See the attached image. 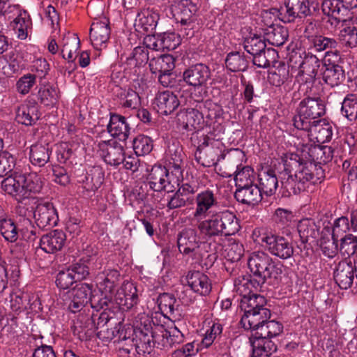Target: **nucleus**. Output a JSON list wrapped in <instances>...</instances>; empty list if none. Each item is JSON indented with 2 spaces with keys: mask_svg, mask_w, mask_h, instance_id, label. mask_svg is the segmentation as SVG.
I'll return each mask as SVG.
<instances>
[{
  "mask_svg": "<svg viewBox=\"0 0 357 357\" xmlns=\"http://www.w3.org/2000/svg\"><path fill=\"white\" fill-rule=\"evenodd\" d=\"M177 20L186 22L188 20H197L195 15L198 10V6L191 0H181L177 6Z\"/></svg>",
  "mask_w": 357,
  "mask_h": 357,
  "instance_id": "nucleus-51",
  "label": "nucleus"
},
{
  "mask_svg": "<svg viewBox=\"0 0 357 357\" xmlns=\"http://www.w3.org/2000/svg\"><path fill=\"white\" fill-rule=\"evenodd\" d=\"M149 60V47L147 46H138L134 48L130 55L126 59V64L134 69V74L137 77L142 73V68H144Z\"/></svg>",
  "mask_w": 357,
  "mask_h": 357,
  "instance_id": "nucleus-28",
  "label": "nucleus"
},
{
  "mask_svg": "<svg viewBox=\"0 0 357 357\" xmlns=\"http://www.w3.org/2000/svg\"><path fill=\"white\" fill-rule=\"evenodd\" d=\"M153 142L147 136L139 135L132 142L133 150L137 155L149 154L153 149Z\"/></svg>",
  "mask_w": 357,
  "mask_h": 357,
  "instance_id": "nucleus-62",
  "label": "nucleus"
},
{
  "mask_svg": "<svg viewBox=\"0 0 357 357\" xmlns=\"http://www.w3.org/2000/svg\"><path fill=\"white\" fill-rule=\"evenodd\" d=\"M254 289L252 286L249 288H243V292L241 293L243 297L241 300L240 307L244 314H248L261 308L265 307L266 300L264 296L253 293Z\"/></svg>",
  "mask_w": 357,
  "mask_h": 357,
  "instance_id": "nucleus-19",
  "label": "nucleus"
},
{
  "mask_svg": "<svg viewBox=\"0 0 357 357\" xmlns=\"http://www.w3.org/2000/svg\"><path fill=\"white\" fill-rule=\"evenodd\" d=\"M175 59L170 54H162L150 59L149 68L152 74H159L173 71Z\"/></svg>",
  "mask_w": 357,
  "mask_h": 357,
  "instance_id": "nucleus-40",
  "label": "nucleus"
},
{
  "mask_svg": "<svg viewBox=\"0 0 357 357\" xmlns=\"http://www.w3.org/2000/svg\"><path fill=\"white\" fill-rule=\"evenodd\" d=\"M259 188L261 193L266 196L275 194L278 187V178L275 170L268 168L261 171L258 175Z\"/></svg>",
  "mask_w": 357,
  "mask_h": 357,
  "instance_id": "nucleus-33",
  "label": "nucleus"
},
{
  "mask_svg": "<svg viewBox=\"0 0 357 357\" xmlns=\"http://www.w3.org/2000/svg\"><path fill=\"white\" fill-rule=\"evenodd\" d=\"M321 8L323 13L331 17L336 24L345 22L351 15L342 0H324Z\"/></svg>",
  "mask_w": 357,
  "mask_h": 357,
  "instance_id": "nucleus-17",
  "label": "nucleus"
},
{
  "mask_svg": "<svg viewBox=\"0 0 357 357\" xmlns=\"http://www.w3.org/2000/svg\"><path fill=\"white\" fill-rule=\"evenodd\" d=\"M325 66L326 69L323 73V80L325 83L333 87L344 81L345 73L341 66L331 63Z\"/></svg>",
  "mask_w": 357,
  "mask_h": 357,
  "instance_id": "nucleus-43",
  "label": "nucleus"
},
{
  "mask_svg": "<svg viewBox=\"0 0 357 357\" xmlns=\"http://www.w3.org/2000/svg\"><path fill=\"white\" fill-rule=\"evenodd\" d=\"M312 22H310L309 25L305 28L304 36L308 41V50H314L317 52L326 51V56L330 55L328 49H335L337 43L334 38L325 37L321 35H313L310 32V27L313 29Z\"/></svg>",
  "mask_w": 357,
  "mask_h": 357,
  "instance_id": "nucleus-15",
  "label": "nucleus"
},
{
  "mask_svg": "<svg viewBox=\"0 0 357 357\" xmlns=\"http://www.w3.org/2000/svg\"><path fill=\"white\" fill-rule=\"evenodd\" d=\"M50 153L48 144L32 145L30 150V160L33 165L43 167L49 161Z\"/></svg>",
  "mask_w": 357,
  "mask_h": 357,
  "instance_id": "nucleus-49",
  "label": "nucleus"
},
{
  "mask_svg": "<svg viewBox=\"0 0 357 357\" xmlns=\"http://www.w3.org/2000/svg\"><path fill=\"white\" fill-rule=\"evenodd\" d=\"M153 38L155 40L149 46H152V49L155 50H174L181 44L180 35L174 32H164L158 34L156 37L154 36Z\"/></svg>",
  "mask_w": 357,
  "mask_h": 357,
  "instance_id": "nucleus-37",
  "label": "nucleus"
},
{
  "mask_svg": "<svg viewBox=\"0 0 357 357\" xmlns=\"http://www.w3.org/2000/svg\"><path fill=\"white\" fill-rule=\"evenodd\" d=\"M14 29L20 39H25L28 36V29L31 28V20L26 11L20 13L14 20Z\"/></svg>",
  "mask_w": 357,
  "mask_h": 357,
  "instance_id": "nucleus-58",
  "label": "nucleus"
},
{
  "mask_svg": "<svg viewBox=\"0 0 357 357\" xmlns=\"http://www.w3.org/2000/svg\"><path fill=\"white\" fill-rule=\"evenodd\" d=\"M271 311L266 307L261 308L248 314H243L241 324L246 330H252L259 324H263L271 318Z\"/></svg>",
  "mask_w": 357,
  "mask_h": 357,
  "instance_id": "nucleus-35",
  "label": "nucleus"
},
{
  "mask_svg": "<svg viewBox=\"0 0 357 357\" xmlns=\"http://www.w3.org/2000/svg\"><path fill=\"white\" fill-rule=\"evenodd\" d=\"M243 44L245 50L252 56L261 52L266 48L264 36L257 34L246 37Z\"/></svg>",
  "mask_w": 357,
  "mask_h": 357,
  "instance_id": "nucleus-54",
  "label": "nucleus"
},
{
  "mask_svg": "<svg viewBox=\"0 0 357 357\" xmlns=\"http://www.w3.org/2000/svg\"><path fill=\"white\" fill-rule=\"evenodd\" d=\"M289 36L288 30L282 26H271L267 30L265 40L273 46H281L287 40Z\"/></svg>",
  "mask_w": 357,
  "mask_h": 357,
  "instance_id": "nucleus-50",
  "label": "nucleus"
},
{
  "mask_svg": "<svg viewBox=\"0 0 357 357\" xmlns=\"http://www.w3.org/2000/svg\"><path fill=\"white\" fill-rule=\"evenodd\" d=\"M195 201L197 206L193 214L195 218L205 217L208 211L218 203L215 194L210 190L197 194Z\"/></svg>",
  "mask_w": 357,
  "mask_h": 357,
  "instance_id": "nucleus-31",
  "label": "nucleus"
},
{
  "mask_svg": "<svg viewBox=\"0 0 357 357\" xmlns=\"http://www.w3.org/2000/svg\"><path fill=\"white\" fill-rule=\"evenodd\" d=\"M16 121L25 126H32L39 119L38 108L36 103L29 102L18 107L16 111Z\"/></svg>",
  "mask_w": 357,
  "mask_h": 357,
  "instance_id": "nucleus-36",
  "label": "nucleus"
},
{
  "mask_svg": "<svg viewBox=\"0 0 357 357\" xmlns=\"http://www.w3.org/2000/svg\"><path fill=\"white\" fill-rule=\"evenodd\" d=\"M114 295V302L123 310L131 309L138 302L137 287L132 282H124Z\"/></svg>",
  "mask_w": 357,
  "mask_h": 357,
  "instance_id": "nucleus-13",
  "label": "nucleus"
},
{
  "mask_svg": "<svg viewBox=\"0 0 357 357\" xmlns=\"http://www.w3.org/2000/svg\"><path fill=\"white\" fill-rule=\"evenodd\" d=\"M341 114L349 121L357 119V96L353 93L347 94L342 102Z\"/></svg>",
  "mask_w": 357,
  "mask_h": 357,
  "instance_id": "nucleus-55",
  "label": "nucleus"
},
{
  "mask_svg": "<svg viewBox=\"0 0 357 357\" xmlns=\"http://www.w3.org/2000/svg\"><path fill=\"white\" fill-rule=\"evenodd\" d=\"M169 172L165 168H158L153 169L150 174V181L149 182L150 188L153 190L160 192L165 190L167 192H172V187L169 186L170 181L168 178Z\"/></svg>",
  "mask_w": 357,
  "mask_h": 357,
  "instance_id": "nucleus-38",
  "label": "nucleus"
},
{
  "mask_svg": "<svg viewBox=\"0 0 357 357\" xmlns=\"http://www.w3.org/2000/svg\"><path fill=\"white\" fill-rule=\"evenodd\" d=\"M338 238L331 235V228L324 227L320 239L321 249L326 257L333 258L338 252Z\"/></svg>",
  "mask_w": 357,
  "mask_h": 357,
  "instance_id": "nucleus-41",
  "label": "nucleus"
},
{
  "mask_svg": "<svg viewBox=\"0 0 357 357\" xmlns=\"http://www.w3.org/2000/svg\"><path fill=\"white\" fill-rule=\"evenodd\" d=\"M38 100L45 105L50 106L56 103L58 99V92L55 87L50 85L40 86L38 91Z\"/></svg>",
  "mask_w": 357,
  "mask_h": 357,
  "instance_id": "nucleus-59",
  "label": "nucleus"
},
{
  "mask_svg": "<svg viewBox=\"0 0 357 357\" xmlns=\"http://www.w3.org/2000/svg\"><path fill=\"white\" fill-rule=\"evenodd\" d=\"M100 155L104 161L112 166H119L125 159V151L119 142L114 139L102 140L98 144Z\"/></svg>",
  "mask_w": 357,
  "mask_h": 357,
  "instance_id": "nucleus-11",
  "label": "nucleus"
},
{
  "mask_svg": "<svg viewBox=\"0 0 357 357\" xmlns=\"http://www.w3.org/2000/svg\"><path fill=\"white\" fill-rule=\"evenodd\" d=\"M36 205L33 211V218L38 227L49 229L56 225L59 216L56 209L52 203L38 202L37 199L29 200Z\"/></svg>",
  "mask_w": 357,
  "mask_h": 357,
  "instance_id": "nucleus-9",
  "label": "nucleus"
},
{
  "mask_svg": "<svg viewBox=\"0 0 357 357\" xmlns=\"http://www.w3.org/2000/svg\"><path fill=\"white\" fill-rule=\"evenodd\" d=\"M354 278V269L351 261H342L334 271V280L342 289L350 288Z\"/></svg>",
  "mask_w": 357,
  "mask_h": 357,
  "instance_id": "nucleus-26",
  "label": "nucleus"
},
{
  "mask_svg": "<svg viewBox=\"0 0 357 357\" xmlns=\"http://www.w3.org/2000/svg\"><path fill=\"white\" fill-rule=\"evenodd\" d=\"M297 229L303 243H307L310 239L314 240L319 235V227L314 220L310 218L300 220Z\"/></svg>",
  "mask_w": 357,
  "mask_h": 357,
  "instance_id": "nucleus-42",
  "label": "nucleus"
},
{
  "mask_svg": "<svg viewBox=\"0 0 357 357\" xmlns=\"http://www.w3.org/2000/svg\"><path fill=\"white\" fill-rule=\"evenodd\" d=\"M112 318L109 317L107 313L105 312L99 315L97 326L95 324L93 315L91 317H88L85 322L86 325V327L78 331L79 337H82V333L86 337H91L95 333L96 330L98 328L106 327V329L108 330V326L112 325Z\"/></svg>",
  "mask_w": 357,
  "mask_h": 357,
  "instance_id": "nucleus-45",
  "label": "nucleus"
},
{
  "mask_svg": "<svg viewBox=\"0 0 357 357\" xmlns=\"http://www.w3.org/2000/svg\"><path fill=\"white\" fill-rule=\"evenodd\" d=\"M234 181L236 189L254 184V170L249 166H245L235 172Z\"/></svg>",
  "mask_w": 357,
  "mask_h": 357,
  "instance_id": "nucleus-60",
  "label": "nucleus"
},
{
  "mask_svg": "<svg viewBox=\"0 0 357 357\" xmlns=\"http://www.w3.org/2000/svg\"><path fill=\"white\" fill-rule=\"evenodd\" d=\"M120 278L119 272L116 269H107L96 276L98 286L105 294H114Z\"/></svg>",
  "mask_w": 357,
  "mask_h": 357,
  "instance_id": "nucleus-29",
  "label": "nucleus"
},
{
  "mask_svg": "<svg viewBox=\"0 0 357 357\" xmlns=\"http://www.w3.org/2000/svg\"><path fill=\"white\" fill-rule=\"evenodd\" d=\"M66 240V236L64 232L54 230L42 236L40 248L47 253H54L62 249Z\"/></svg>",
  "mask_w": 357,
  "mask_h": 357,
  "instance_id": "nucleus-23",
  "label": "nucleus"
},
{
  "mask_svg": "<svg viewBox=\"0 0 357 357\" xmlns=\"http://www.w3.org/2000/svg\"><path fill=\"white\" fill-rule=\"evenodd\" d=\"M90 259H81L79 261L72 264L68 268L70 270L77 281L82 280L86 279L90 274Z\"/></svg>",
  "mask_w": 357,
  "mask_h": 357,
  "instance_id": "nucleus-63",
  "label": "nucleus"
},
{
  "mask_svg": "<svg viewBox=\"0 0 357 357\" xmlns=\"http://www.w3.org/2000/svg\"><path fill=\"white\" fill-rule=\"evenodd\" d=\"M154 104L158 113L168 115L179 106L180 102L172 91L167 90L157 93Z\"/></svg>",
  "mask_w": 357,
  "mask_h": 357,
  "instance_id": "nucleus-22",
  "label": "nucleus"
},
{
  "mask_svg": "<svg viewBox=\"0 0 357 357\" xmlns=\"http://www.w3.org/2000/svg\"><path fill=\"white\" fill-rule=\"evenodd\" d=\"M278 58V54L273 48H266L260 53L252 56V63L258 68H266L275 63Z\"/></svg>",
  "mask_w": 357,
  "mask_h": 357,
  "instance_id": "nucleus-52",
  "label": "nucleus"
},
{
  "mask_svg": "<svg viewBox=\"0 0 357 357\" xmlns=\"http://www.w3.org/2000/svg\"><path fill=\"white\" fill-rule=\"evenodd\" d=\"M103 181L104 173L99 168H94L82 180V187L86 191L95 192L101 186Z\"/></svg>",
  "mask_w": 357,
  "mask_h": 357,
  "instance_id": "nucleus-53",
  "label": "nucleus"
},
{
  "mask_svg": "<svg viewBox=\"0 0 357 357\" xmlns=\"http://www.w3.org/2000/svg\"><path fill=\"white\" fill-rule=\"evenodd\" d=\"M202 142L197 147L195 159L204 167H215L226 157L231 160L237 159L238 162L243 158V152L238 149L226 150L223 143L218 140L210 139L206 135H202Z\"/></svg>",
  "mask_w": 357,
  "mask_h": 357,
  "instance_id": "nucleus-4",
  "label": "nucleus"
},
{
  "mask_svg": "<svg viewBox=\"0 0 357 357\" xmlns=\"http://www.w3.org/2000/svg\"><path fill=\"white\" fill-rule=\"evenodd\" d=\"M266 250L273 256L281 259L291 257L294 252L292 242L289 238L276 235H267L262 238Z\"/></svg>",
  "mask_w": 357,
  "mask_h": 357,
  "instance_id": "nucleus-10",
  "label": "nucleus"
},
{
  "mask_svg": "<svg viewBox=\"0 0 357 357\" xmlns=\"http://www.w3.org/2000/svg\"><path fill=\"white\" fill-rule=\"evenodd\" d=\"M110 28L109 22L96 21L92 23L90 29V38L94 48L102 50L107 47V43L109 39Z\"/></svg>",
  "mask_w": 357,
  "mask_h": 357,
  "instance_id": "nucleus-16",
  "label": "nucleus"
},
{
  "mask_svg": "<svg viewBox=\"0 0 357 357\" xmlns=\"http://www.w3.org/2000/svg\"><path fill=\"white\" fill-rule=\"evenodd\" d=\"M222 326L219 323L213 322L209 328L206 331L205 335L202 341L203 345L208 347L213 345L215 349L220 352H224L227 349L225 339L222 338Z\"/></svg>",
  "mask_w": 357,
  "mask_h": 357,
  "instance_id": "nucleus-21",
  "label": "nucleus"
},
{
  "mask_svg": "<svg viewBox=\"0 0 357 357\" xmlns=\"http://www.w3.org/2000/svg\"><path fill=\"white\" fill-rule=\"evenodd\" d=\"M177 244L181 253L189 255L199 248L197 231L192 228L183 229L177 236Z\"/></svg>",
  "mask_w": 357,
  "mask_h": 357,
  "instance_id": "nucleus-24",
  "label": "nucleus"
},
{
  "mask_svg": "<svg viewBox=\"0 0 357 357\" xmlns=\"http://www.w3.org/2000/svg\"><path fill=\"white\" fill-rule=\"evenodd\" d=\"M187 282L191 289L200 295H208L211 290V283L208 277L199 271L188 273Z\"/></svg>",
  "mask_w": 357,
  "mask_h": 357,
  "instance_id": "nucleus-30",
  "label": "nucleus"
},
{
  "mask_svg": "<svg viewBox=\"0 0 357 357\" xmlns=\"http://www.w3.org/2000/svg\"><path fill=\"white\" fill-rule=\"evenodd\" d=\"M79 39L75 33H68L63 40L61 54L63 59L68 61L69 66L68 68L70 69L68 70L69 74L76 68L74 61L77 56V52L79 48Z\"/></svg>",
  "mask_w": 357,
  "mask_h": 357,
  "instance_id": "nucleus-20",
  "label": "nucleus"
},
{
  "mask_svg": "<svg viewBox=\"0 0 357 357\" xmlns=\"http://www.w3.org/2000/svg\"><path fill=\"white\" fill-rule=\"evenodd\" d=\"M107 129L113 137H117L119 140L124 142L129 137L130 128L124 116L117 114H110Z\"/></svg>",
  "mask_w": 357,
  "mask_h": 357,
  "instance_id": "nucleus-25",
  "label": "nucleus"
},
{
  "mask_svg": "<svg viewBox=\"0 0 357 357\" xmlns=\"http://www.w3.org/2000/svg\"><path fill=\"white\" fill-rule=\"evenodd\" d=\"M302 155L310 162H301L297 155H291L289 159L284 160V168L280 172V178L285 196L298 195L310 185L321 183L324 171L316 164L330 162L333 157V149L331 146L319 144L305 145Z\"/></svg>",
  "mask_w": 357,
  "mask_h": 357,
  "instance_id": "nucleus-1",
  "label": "nucleus"
},
{
  "mask_svg": "<svg viewBox=\"0 0 357 357\" xmlns=\"http://www.w3.org/2000/svg\"><path fill=\"white\" fill-rule=\"evenodd\" d=\"M198 109L201 111L203 116V122L204 123V119H206L207 125L211 126L213 123L218 122V120L221 119L222 109L220 106L211 100L205 102L198 100Z\"/></svg>",
  "mask_w": 357,
  "mask_h": 357,
  "instance_id": "nucleus-44",
  "label": "nucleus"
},
{
  "mask_svg": "<svg viewBox=\"0 0 357 357\" xmlns=\"http://www.w3.org/2000/svg\"><path fill=\"white\" fill-rule=\"evenodd\" d=\"M326 114V105L320 97H305L298 104L294 117V126L298 130H308Z\"/></svg>",
  "mask_w": 357,
  "mask_h": 357,
  "instance_id": "nucleus-6",
  "label": "nucleus"
},
{
  "mask_svg": "<svg viewBox=\"0 0 357 357\" xmlns=\"http://www.w3.org/2000/svg\"><path fill=\"white\" fill-rule=\"evenodd\" d=\"M163 347H173L184 341L183 334L176 328H171L169 331L163 330L160 335Z\"/></svg>",
  "mask_w": 357,
  "mask_h": 357,
  "instance_id": "nucleus-56",
  "label": "nucleus"
},
{
  "mask_svg": "<svg viewBox=\"0 0 357 357\" xmlns=\"http://www.w3.org/2000/svg\"><path fill=\"white\" fill-rule=\"evenodd\" d=\"M157 301L158 307L163 313L173 315L176 311H178L179 304L173 294L169 293L160 294Z\"/></svg>",
  "mask_w": 357,
  "mask_h": 357,
  "instance_id": "nucleus-57",
  "label": "nucleus"
},
{
  "mask_svg": "<svg viewBox=\"0 0 357 357\" xmlns=\"http://www.w3.org/2000/svg\"><path fill=\"white\" fill-rule=\"evenodd\" d=\"M0 231L8 241L15 242L18 238V229L14 221L10 218L0 219Z\"/></svg>",
  "mask_w": 357,
  "mask_h": 357,
  "instance_id": "nucleus-61",
  "label": "nucleus"
},
{
  "mask_svg": "<svg viewBox=\"0 0 357 357\" xmlns=\"http://www.w3.org/2000/svg\"><path fill=\"white\" fill-rule=\"evenodd\" d=\"M178 123L185 130H192L202 127L203 116L198 109V102L194 108L180 111L177 114Z\"/></svg>",
  "mask_w": 357,
  "mask_h": 357,
  "instance_id": "nucleus-18",
  "label": "nucleus"
},
{
  "mask_svg": "<svg viewBox=\"0 0 357 357\" xmlns=\"http://www.w3.org/2000/svg\"><path fill=\"white\" fill-rule=\"evenodd\" d=\"M227 68L231 72H244L247 70L249 61L243 52H229L225 59Z\"/></svg>",
  "mask_w": 357,
  "mask_h": 357,
  "instance_id": "nucleus-48",
  "label": "nucleus"
},
{
  "mask_svg": "<svg viewBox=\"0 0 357 357\" xmlns=\"http://www.w3.org/2000/svg\"><path fill=\"white\" fill-rule=\"evenodd\" d=\"M252 346L251 357H270L277 350L275 344L269 339L249 338Z\"/></svg>",
  "mask_w": 357,
  "mask_h": 357,
  "instance_id": "nucleus-39",
  "label": "nucleus"
},
{
  "mask_svg": "<svg viewBox=\"0 0 357 357\" xmlns=\"http://www.w3.org/2000/svg\"><path fill=\"white\" fill-rule=\"evenodd\" d=\"M340 251L344 256L354 255L357 250V237L352 235H345L341 238Z\"/></svg>",
  "mask_w": 357,
  "mask_h": 357,
  "instance_id": "nucleus-64",
  "label": "nucleus"
},
{
  "mask_svg": "<svg viewBox=\"0 0 357 357\" xmlns=\"http://www.w3.org/2000/svg\"><path fill=\"white\" fill-rule=\"evenodd\" d=\"M197 227L206 239L232 236L241 229L239 220L229 210L212 213L208 219L200 222Z\"/></svg>",
  "mask_w": 357,
  "mask_h": 357,
  "instance_id": "nucleus-3",
  "label": "nucleus"
},
{
  "mask_svg": "<svg viewBox=\"0 0 357 357\" xmlns=\"http://www.w3.org/2000/svg\"><path fill=\"white\" fill-rule=\"evenodd\" d=\"M139 343L137 344V348L142 350L143 353H150L149 349H151L154 343H159L160 335L153 331L150 325L145 324L144 329H139Z\"/></svg>",
  "mask_w": 357,
  "mask_h": 357,
  "instance_id": "nucleus-47",
  "label": "nucleus"
},
{
  "mask_svg": "<svg viewBox=\"0 0 357 357\" xmlns=\"http://www.w3.org/2000/svg\"><path fill=\"white\" fill-rule=\"evenodd\" d=\"M342 26L340 38L342 43L351 48L357 47V17H349Z\"/></svg>",
  "mask_w": 357,
  "mask_h": 357,
  "instance_id": "nucleus-32",
  "label": "nucleus"
},
{
  "mask_svg": "<svg viewBox=\"0 0 357 357\" xmlns=\"http://www.w3.org/2000/svg\"><path fill=\"white\" fill-rule=\"evenodd\" d=\"M211 70L206 64L199 63L191 65L183 73L184 82L193 87L206 86L211 78Z\"/></svg>",
  "mask_w": 357,
  "mask_h": 357,
  "instance_id": "nucleus-12",
  "label": "nucleus"
},
{
  "mask_svg": "<svg viewBox=\"0 0 357 357\" xmlns=\"http://www.w3.org/2000/svg\"><path fill=\"white\" fill-rule=\"evenodd\" d=\"M72 298L68 309L73 313L80 311L92 298V285L82 283L77 285L70 291Z\"/></svg>",
  "mask_w": 357,
  "mask_h": 357,
  "instance_id": "nucleus-14",
  "label": "nucleus"
},
{
  "mask_svg": "<svg viewBox=\"0 0 357 357\" xmlns=\"http://www.w3.org/2000/svg\"><path fill=\"white\" fill-rule=\"evenodd\" d=\"M248 265L252 275L235 279L236 291L243 293V289L249 288L250 286L255 290H261L266 282L273 285L278 284L282 273V268L267 253L259 251L251 253L248 259Z\"/></svg>",
  "mask_w": 357,
  "mask_h": 357,
  "instance_id": "nucleus-2",
  "label": "nucleus"
},
{
  "mask_svg": "<svg viewBox=\"0 0 357 357\" xmlns=\"http://www.w3.org/2000/svg\"><path fill=\"white\" fill-rule=\"evenodd\" d=\"M236 199L243 204L255 206L262 199V193L257 184H252L236 189L234 193Z\"/></svg>",
  "mask_w": 357,
  "mask_h": 357,
  "instance_id": "nucleus-27",
  "label": "nucleus"
},
{
  "mask_svg": "<svg viewBox=\"0 0 357 357\" xmlns=\"http://www.w3.org/2000/svg\"><path fill=\"white\" fill-rule=\"evenodd\" d=\"M289 59L291 62L299 66L300 82L306 84L307 88L311 87L315 81L321 65V60L312 52H306L301 50L293 51L290 54Z\"/></svg>",
  "mask_w": 357,
  "mask_h": 357,
  "instance_id": "nucleus-7",
  "label": "nucleus"
},
{
  "mask_svg": "<svg viewBox=\"0 0 357 357\" xmlns=\"http://www.w3.org/2000/svg\"><path fill=\"white\" fill-rule=\"evenodd\" d=\"M284 5L286 13L282 20L286 23L313 16L319 10V3L310 0H284Z\"/></svg>",
  "mask_w": 357,
  "mask_h": 357,
  "instance_id": "nucleus-8",
  "label": "nucleus"
},
{
  "mask_svg": "<svg viewBox=\"0 0 357 357\" xmlns=\"http://www.w3.org/2000/svg\"><path fill=\"white\" fill-rule=\"evenodd\" d=\"M303 130L309 132V135L319 144L329 142L333 135L332 126L325 119H319L315 123L311 124L310 129Z\"/></svg>",
  "mask_w": 357,
  "mask_h": 357,
  "instance_id": "nucleus-34",
  "label": "nucleus"
},
{
  "mask_svg": "<svg viewBox=\"0 0 357 357\" xmlns=\"http://www.w3.org/2000/svg\"><path fill=\"white\" fill-rule=\"evenodd\" d=\"M169 167L174 174L182 175V172L184 168V158L185 153L183 151L182 147L178 144H173L169 147Z\"/></svg>",
  "mask_w": 357,
  "mask_h": 357,
  "instance_id": "nucleus-46",
  "label": "nucleus"
},
{
  "mask_svg": "<svg viewBox=\"0 0 357 357\" xmlns=\"http://www.w3.org/2000/svg\"><path fill=\"white\" fill-rule=\"evenodd\" d=\"M42 187L40 178L36 173L14 172L1 182L2 190L22 204L31 193L40 192Z\"/></svg>",
  "mask_w": 357,
  "mask_h": 357,
  "instance_id": "nucleus-5",
  "label": "nucleus"
}]
</instances>
